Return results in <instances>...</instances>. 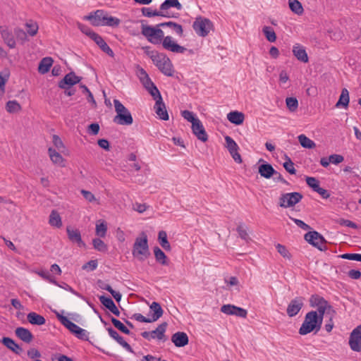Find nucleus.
I'll return each mask as SVG.
<instances>
[{
    "instance_id": "0eeeda50",
    "label": "nucleus",
    "mask_w": 361,
    "mask_h": 361,
    "mask_svg": "<svg viewBox=\"0 0 361 361\" xmlns=\"http://www.w3.org/2000/svg\"><path fill=\"white\" fill-rule=\"evenodd\" d=\"M158 69L165 75L171 77L173 75L174 70L170 59L166 54L161 53L159 58L153 62Z\"/></svg>"
},
{
    "instance_id": "37998d69",
    "label": "nucleus",
    "mask_w": 361,
    "mask_h": 361,
    "mask_svg": "<svg viewBox=\"0 0 361 361\" xmlns=\"http://www.w3.org/2000/svg\"><path fill=\"white\" fill-rule=\"evenodd\" d=\"M310 303L311 307H320L328 305V302L318 295H312L310 299Z\"/></svg>"
},
{
    "instance_id": "e2e57ef3",
    "label": "nucleus",
    "mask_w": 361,
    "mask_h": 361,
    "mask_svg": "<svg viewBox=\"0 0 361 361\" xmlns=\"http://www.w3.org/2000/svg\"><path fill=\"white\" fill-rule=\"evenodd\" d=\"M14 33L16 36V37L20 39V40H22L23 42H25L26 41L27 39V32H25L23 29L20 28V27H16L14 29Z\"/></svg>"
},
{
    "instance_id": "f8f14e48",
    "label": "nucleus",
    "mask_w": 361,
    "mask_h": 361,
    "mask_svg": "<svg viewBox=\"0 0 361 361\" xmlns=\"http://www.w3.org/2000/svg\"><path fill=\"white\" fill-rule=\"evenodd\" d=\"M221 312L227 315H235L241 318H246L247 314V311L245 309L231 304L222 305Z\"/></svg>"
},
{
    "instance_id": "338daca9",
    "label": "nucleus",
    "mask_w": 361,
    "mask_h": 361,
    "mask_svg": "<svg viewBox=\"0 0 361 361\" xmlns=\"http://www.w3.org/2000/svg\"><path fill=\"white\" fill-rule=\"evenodd\" d=\"M330 163L338 164L344 160V157L341 154H331L329 157Z\"/></svg>"
},
{
    "instance_id": "1a4fd4ad",
    "label": "nucleus",
    "mask_w": 361,
    "mask_h": 361,
    "mask_svg": "<svg viewBox=\"0 0 361 361\" xmlns=\"http://www.w3.org/2000/svg\"><path fill=\"white\" fill-rule=\"evenodd\" d=\"M304 238L310 245L317 247L319 250L324 251L326 250V246L325 245L326 240L317 231H312L307 232L305 234Z\"/></svg>"
},
{
    "instance_id": "9b49d317",
    "label": "nucleus",
    "mask_w": 361,
    "mask_h": 361,
    "mask_svg": "<svg viewBox=\"0 0 361 361\" xmlns=\"http://www.w3.org/2000/svg\"><path fill=\"white\" fill-rule=\"evenodd\" d=\"M305 298L303 297H296L288 304L286 312L290 317H295L304 306Z\"/></svg>"
},
{
    "instance_id": "412c9836",
    "label": "nucleus",
    "mask_w": 361,
    "mask_h": 361,
    "mask_svg": "<svg viewBox=\"0 0 361 361\" xmlns=\"http://www.w3.org/2000/svg\"><path fill=\"white\" fill-rule=\"evenodd\" d=\"M171 341L176 347H184L188 343V336L185 332L178 331L171 336Z\"/></svg>"
},
{
    "instance_id": "7ed1b4c3",
    "label": "nucleus",
    "mask_w": 361,
    "mask_h": 361,
    "mask_svg": "<svg viewBox=\"0 0 361 361\" xmlns=\"http://www.w3.org/2000/svg\"><path fill=\"white\" fill-rule=\"evenodd\" d=\"M132 254L134 257L142 262L149 255L147 235L145 232H142L140 235L136 238L133 244Z\"/></svg>"
},
{
    "instance_id": "dca6fc26",
    "label": "nucleus",
    "mask_w": 361,
    "mask_h": 361,
    "mask_svg": "<svg viewBox=\"0 0 361 361\" xmlns=\"http://www.w3.org/2000/svg\"><path fill=\"white\" fill-rule=\"evenodd\" d=\"M192 130L198 140L204 142L207 141L208 135L200 120L193 123V125H192Z\"/></svg>"
},
{
    "instance_id": "2f4dec72",
    "label": "nucleus",
    "mask_w": 361,
    "mask_h": 361,
    "mask_svg": "<svg viewBox=\"0 0 361 361\" xmlns=\"http://www.w3.org/2000/svg\"><path fill=\"white\" fill-rule=\"evenodd\" d=\"M149 309L152 312H153L151 317V320H152L153 322H156L162 317L164 311L159 303L153 302L149 306Z\"/></svg>"
},
{
    "instance_id": "20e7f679",
    "label": "nucleus",
    "mask_w": 361,
    "mask_h": 361,
    "mask_svg": "<svg viewBox=\"0 0 361 361\" xmlns=\"http://www.w3.org/2000/svg\"><path fill=\"white\" fill-rule=\"evenodd\" d=\"M116 116L114 118V122L118 125L130 126L133 123V116L129 110L123 104L115 99L114 100Z\"/></svg>"
},
{
    "instance_id": "f3484780",
    "label": "nucleus",
    "mask_w": 361,
    "mask_h": 361,
    "mask_svg": "<svg viewBox=\"0 0 361 361\" xmlns=\"http://www.w3.org/2000/svg\"><path fill=\"white\" fill-rule=\"evenodd\" d=\"M0 33L4 42L9 48L13 49L16 47V43L13 33L8 29L7 27L0 26Z\"/></svg>"
},
{
    "instance_id": "c03bdc74",
    "label": "nucleus",
    "mask_w": 361,
    "mask_h": 361,
    "mask_svg": "<svg viewBox=\"0 0 361 361\" xmlns=\"http://www.w3.org/2000/svg\"><path fill=\"white\" fill-rule=\"evenodd\" d=\"M262 32L269 42H274L276 40V35L272 27L269 26H264L262 28Z\"/></svg>"
},
{
    "instance_id": "5701e85b",
    "label": "nucleus",
    "mask_w": 361,
    "mask_h": 361,
    "mask_svg": "<svg viewBox=\"0 0 361 361\" xmlns=\"http://www.w3.org/2000/svg\"><path fill=\"white\" fill-rule=\"evenodd\" d=\"M93 35V40L95 43L99 47V48L109 56L113 57L114 56V53L113 50L109 47V46L106 43V42L103 39V38L99 35L98 34H92Z\"/></svg>"
},
{
    "instance_id": "603ef678",
    "label": "nucleus",
    "mask_w": 361,
    "mask_h": 361,
    "mask_svg": "<svg viewBox=\"0 0 361 361\" xmlns=\"http://www.w3.org/2000/svg\"><path fill=\"white\" fill-rule=\"evenodd\" d=\"M107 226L104 221L96 224V234L100 238L106 236Z\"/></svg>"
},
{
    "instance_id": "4c0bfd02",
    "label": "nucleus",
    "mask_w": 361,
    "mask_h": 361,
    "mask_svg": "<svg viewBox=\"0 0 361 361\" xmlns=\"http://www.w3.org/2000/svg\"><path fill=\"white\" fill-rule=\"evenodd\" d=\"M158 240L160 245L166 251H170L171 247L167 239V233L164 231H160L158 233Z\"/></svg>"
},
{
    "instance_id": "69168bd1",
    "label": "nucleus",
    "mask_w": 361,
    "mask_h": 361,
    "mask_svg": "<svg viewBox=\"0 0 361 361\" xmlns=\"http://www.w3.org/2000/svg\"><path fill=\"white\" fill-rule=\"evenodd\" d=\"M360 254L357 253H345L340 255V257L345 259L360 261Z\"/></svg>"
},
{
    "instance_id": "473e14b6",
    "label": "nucleus",
    "mask_w": 361,
    "mask_h": 361,
    "mask_svg": "<svg viewBox=\"0 0 361 361\" xmlns=\"http://www.w3.org/2000/svg\"><path fill=\"white\" fill-rule=\"evenodd\" d=\"M27 319L30 324L34 325H43L46 322L45 318L43 316L34 312H30L27 315Z\"/></svg>"
},
{
    "instance_id": "a19ab883",
    "label": "nucleus",
    "mask_w": 361,
    "mask_h": 361,
    "mask_svg": "<svg viewBox=\"0 0 361 361\" xmlns=\"http://www.w3.org/2000/svg\"><path fill=\"white\" fill-rule=\"evenodd\" d=\"M289 8L297 15H302L304 12L302 4L298 0H288Z\"/></svg>"
},
{
    "instance_id": "f03ea898",
    "label": "nucleus",
    "mask_w": 361,
    "mask_h": 361,
    "mask_svg": "<svg viewBox=\"0 0 361 361\" xmlns=\"http://www.w3.org/2000/svg\"><path fill=\"white\" fill-rule=\"evenodd\" d=\"M322 319L317 317V312L310 311L305 317V319L299 329L300 335H307L314 330L317 332L322 326Z\"/></svg>"
},
{
    "instance_id": "680f3d73",
    "label": "nucleus",
    "mask_w": 361,
    "mask_h": 361,
    "mask_svg": "<svg viewBox=\"0 0 361 361\" xmlns=\"http://www.w3.org/2000/svg\"><path fill=\"white\" fill-rule=\"evenodd\" d=\"M142 49L145 50L146 55H147L153 62L156 60L157 58H159V55L161 54L157 51H150L149 47H145Z\"/></svg>"
},
{
    "instance_id": "bb28decb",
    "label": "nucleus",
    "mask_w": 361,
    "mask_h": 361,
    "mask_svg": "<svg viewBox=\"0 0 361 361\" xmlns=\"http://www.w3.org/2000/svg\"><path fill=\"white\" fill-rule=\"evenodd\" d=\"M293 55L296 57V59L303 63H307L308 62V56L305 51V49L297 44L293 46Z\"/></svg>"
},
{
    "instance_id": "6ab92c4d",
    "label": "nucleus",
    "mask_w": 361,
    "mask_h": 361,
    "mask_svg": "<svg viewBox=\"0 0 361 361\" xmlns=\"http://www.w3.org/2000/svg\"><path fill=\"white\" fill-rule=\"evenodd\" d=\"M107 331L109 336L116 340L123 348H124L127 351L134 353V350L131 348V346L123 339L122 336H121L118 333L114 330L111 327L107 328Z\"/></svg>"
},
{
    "instance_id": "39448f33",
    "label": "nucleus",
    "mask_w": 361,
    "mask_h": 361,
    "mask_svg": "<svg viewBox=\"0 0 361 361\" xmlns=\"http://www.w3.org/2000/svg\"><path fill=\"white\" fill-rule=\"evenodd\" d=\"M58 319L61 323L66 327L72 334H73L78 338L82 341H88L89 333L80 328L78 325L71 322L68 318L63 315H58Z\"/></svg>"
},
{
    "instance_id": "774afa93",
    "label": "nucleus",
    "mask_w": 361,
    "mask_h": 361,
    "mask_svg": "<svg viewBox=\"0 0 361 361\" xmlns=\"http://www.w3.org/2000/svg\"><path fill=\"white\" fill-rule=\"evenodd\" d=\"M132 318L135 319L136 321L140 322H145V323H151L153 322L152 320H151V318H147L144 317L140 313H135L133 315Z\"/></svg>"
},
{
    "instance_id": "a878e982",
    "label": "nucleus",
    "mask_w": 361,
    "mask_h": 361,
    "mask_svg": "<svg viewBox=\"0 0 361 361\" xmlns=\"http://www.w3.org/2000/svg\"><path fill=\"white\" fill-rule=\"evenodd\" d=\"M167 327V323L163 322L159 324L155 330L151 331V338H157L158 340L165 341L167 340L165 332Z\"/></svg>"
},
{
    "instance_id": "864d4df0",
    "label": "nucleus",
    "mask_w": 361,
    "mask_h": 361,
    "mask_svg": "<svg viewBox=\"0 0 361 361\" xmlns=\"http://www.w3.org/2000/svg\"><path fill=\"white\" fill-rule=\"evenodd\" d=\"M25 27L27 28V33L30 36H35L37 33L38 25L36 23L32 21L27 22Z\"/></svg>"
},
{
    "instance_id": "3c124183",
    "label": "nucleus",
    "mask_w": 361,
    "mask_h": 361,
    "mask_svg": "<svg viewBox=\"0 0 361 361\" xmlns=\"http://www.w3.org/2000/svg\"><path fill=\"white\" fill-rule=\"evenodd\" d=\"M283 166L290 174L296 173V170L294 167V163L288 156H286V161L283 164Z\"/></svg>"
},
{
    "instance_id": "4468645a",
    "label": "nucleus",
    "mask_w": 361,
    "mask_h": 361,
    "mask_svg": "<svg viewBox=\"0 0 361 361\" xmlns=\"http://www.w3.org/2000/svg\"><path fill=\"white\" fill-rule=\"evenodd\" d=\"M107 13L103 10H97L94 13L85 16V20L91 21L94 26L103 25Z\"/></svg>"
},
{
    "instance_id": "b1692460",
    "label": "nucleus",
    "mask_w": 361,
    "mask_h": 361,
    "mask_svg": "<svg viewBox=\"0 0 361 361\" xmlns=\"http://www.w3.org/2000/svg\"><path fill=\"white\" fill-rule=\"evenodd\" d=\"M1 343L7 348L17 355H20L23 352V348L16 343L14 340L9 337H4L1 340Z\"/></svg>"
},
{
    "instance_id": "cd10ccee",
    "label": "nucleus",
    "mask_w": 361,
    "mask_h": 361,
    "mask_svg": "<svg viewBox=\"0 0 361 361\" xmlns=\"http://www.w3.org/2000/svg\"><path fill=\"white\" fill-rule=\"evenodd\" d=\"M142 13L145 16L151 18L154 16H162L166 18H176V15H170L168 12H163L161 10L159 11H152L151 8H142Z\"/></svg>"
},
{
    "instance_id": "e433bc0d",
    "label": "nucleus",
    "mask_w": 361,
    "mask_h": 361,
    "mask_svg": "<svg viewBox=\"0 0 361 361\" xmlns=\"http://www.w3.org/2000/svg\"><path fill=\"white\" fill-rule=\"evenodd\" d=\"M49 224L51 226H54L56 228H61L62 226L61 218L57 211H51L49 215Z\"/></svg>"
},
{
    "instance_id": "c756f323",
    "label": "nucleus",
    "mask_w": 361,
    "mask_h": 361,
    "mask_svg": "<svg viewBox=\"0 0 361 361\" xmlns=\"http://www.w3.org/2000/svg\"><path fill=\"white\" fill-rule=\"evenodd\" d=\"M228 120L235 125H240L243 123L245 119V115L242 112L239 111H231L227 114Z\"/></svg>"
},
{
    "instance_id": "9d476101",
    "label": "nucleus",
    "mask_w": 361,
    "mask_h": 361,
    "mask_svg": "<svg viewBox=\"0 0 361 361\" xmlns=\"http://www.w3.org/2000/svg\"><path fill=\"white\" fill-rule=\"evenodd\" d=\"M349 345L355 352L361 351V324L355 328L350 333Z\"/></svg>"
},
{
    "instance_id": "6e6d98bb",
    "label": "nucleus",
    "mask_w": 361,
    "mask_h": 361,
    "mask_svg": "<svg viewBox=\"0 0 361 361\" xmlns=\"http://www.w3.org/2000/svg\"><path fill=\"white\" fill-rule=\"evenodd\" d=\"M120 22L121 21L118 18L116 17L109 16L107 13L103 25L117 27L119 25Z\"/></svg>"
},
{
    "instance_id": "f704fd0d",
    "label": "nucleus",
    "mask_w": 361,
    "mask_h": 361,
    "mask_svg": "<svg viewBox=\"0 0 361 361\" xmlns=\"http://www.w3.org/2000/svg\"><path fill=\"white\" fill-rule=\"evenodd\" d=\"M157 27H169L173 30L178 35L181 37L183 35L182 25L172 21L159 23L157 25Z\"/></svg>"
},
{
    "instance_id": "6e6552de",
    "label": "nucleus",
    "mask_w": 361,
    "mask_h": 361,
    "mask_svg": "<svg viewBox=\"0 0 361 361\" xmlns=\"http://www.w3.org/2000/svg\"><path fill=\"white\" fill-rule=\"evenodd\" d=\"M302 197V195L298 192L283 193L279 197V204L283 208L292 207L300 202Z\"/></svg>"
},
{
    "instance_id": "c9c22d12",
    "label": "nucleus",
    "mask_w": 361,
    "mask_h": 361,
    "mask_svg": "<svg viewBox=\"0 0 361 361\" xmlns=\"http://www.w3.org/2000/svg\"><path fill=\"white\" fill-rule=\"evenodd\" d=\"M171 7L176 8L178 10H181L182 4L178 0H165L160 6V10L165 12Z\"/></svg>"
},
{
    "instance_id": "2eb2a0df",
    "label": "nucleus",
    "mask_w": 361,
    "mask_h": 361,
    "mask_svg": "<svg viewBox=\"0 0 361 361\" xmlns=\"http://www.w3.org/2000/svg\"><path fill=\"white\" fill-rule=\"evenodd\" d=\"M154 106L156 114L158 115L160 119L164 121L169 120V114L166 109L165 104L163 102V99L161 94L157 95V98Z\"/></svg>"
},
{
    "instance_id": "052dcab7",
    "label": "nucleus",
    "mask_w": 361,
    "mask_h": 361,
    "mask_svg": "<svg viewBox=\"0 0 361 361\" xmlns=\"http://www.w3.org/2000/svg\"><path fill=\"white\" fill-rule=\"evenodd\" d=\"M78 27L82 33L89 36L92 39H93L92 34H97L96 32H93L88 26L83 25L82 23H78Z\"/></svg>"
},
{
    "instance_id": "49530a36",
    "label": "nucleus",
    "mask_w": 361,
    "mask_h": 361,
    "mask_svg": "<svg viewBox=\"0 0 361 361\" xmlns=\"http://www.w3.org/2000/svg\"><path fill=\"white\" fill-rule=\"evenodd\" d=\"M111 321L114 326L118 329L119 331H121L122 333L130 335L131 332L129 331V329L119 320L117 319L111 317Z\"/></svg>"
},
{
    "instance_id": "8fccbe9b",
    "label": "nucleus",
    "mask_w": 361,
    "mask_h": 361,
    "mask_svg": "<svg viewBox=\"0 0 361 361\" xmlns=\"http://www.w3.org/2000/svg\"><path fill=\"white\" fill-rule=\"evenodd\" d=\"M287 108L290 111L294 112L298 107V102L295 97H287L286 99Z\"/></svg>"
},
{
    "instance_id": "a18cd8bd",
    "label": "nucleus",
    "mask_w": 361,
    "mask_h": 361,
    "mask_svg": "<svg viewBox=\"0 0 361 361\" xmlns=\"http://www.w3.org/2000/svg\"><path fill=\"white\" fill-rule=\"evenodd\" d=\"M236 230L241 239L244 240L247 243L251 240V238L247 231V227L244 224H240L238 225Z\"/></svg>"
},
{
    "instance_id": "a211bd4d",
    "label": "nucleus",
    "mask_w": 361,
    "mask_h": 361,
    "mask_svg": "<svg viewBox=\"0 0 361 361\" xmlns=\"http://www.w3.org/2000/svg\"><path fill=\"white\" fill-rule=\"evenodd\" d=\"M66 232L68 239L72 243H75L79 247H85V244L82 241L80 232L78 229H73L71 226L66 227Z\"/></svg>"
},
{
    "instance_id": "393cba45",
    "label": "nucleus",
    "mask_w": 361,
    "mask_h": 361,
    "mask_svg": "<svg viewBox=\"0 0 361 361\" xmlns=\"http://www.w3.org/2000/svg\"><path fill=\"white\" fill-rule=\"evenodd\" d=\"M258 172L261 176L265 178H270L274 174H277V171L268 163L261 164L259 166Z\"/></svg>"
},
{
    "instance_id": "5fc2aeb1",
    "label": "nucleus",
    "mask_w": 361,
    "mask_h": 361,
    "mask_svg": "<svg viewBox=\"0 0 361 361\" xmlns=\"http://www.w3.org/2000/svg\"><path fill=\"white\" fill-rule=\"evenodd\" d=\"M276 250L284 258H286L288 259H290L292 257L291 254L289 252L288 249L286 247V246L281 245V244H277L276 245Z\"/></svg>"
},
{
    "instance_id": "7c9ffc66",
    "label": "nucleus",
    "mask_w": 361,
    "mask_h": 361,
    "mask_svg": "<svg viewBox=\"0 0 361 361\" xmlns=\"http://www.w3.org/2000/svg\"><path fill=\"white\" fill-rule=\"evenodd\" d=\"M54 60L51 57H44L43 58L39 64L38 71L41 74H45L49 72L51 66H52Z\"/></svg>"
},
{
    "instance_id": "72a5a7b5",
    "label": "nucleus",
    "mask_w": 361,
    "mask_h": 361,
    "mask_svg": "<svg viewBox=\"0 0 361 361\" xmlns=\"http://www.w3.org/2000/svg\"><path fill=\"white\" fill-rule=\"evenodd\" d=\"M349 101V92L346 88H343L341 90V94L340 95L339 99L336 104V106L339 107L342 106L344 108H347L348 106Z\"/></svg>"
},
{
    "instance_id": "ea45409f",
    "label": "nucleus",
    "mask_w": 361,
    "mask_h": 361,
    "mask_svg": "<svg viewBox=\"0 0 361 361\" xmlns=\"http://www.w3.org/2000/svg\"><path fill=\"white\" fill-rule=\"evenodd\" d=\"M154 254L157 262L162 265H167V257L165 253L157 246L154 247Z\"/></svg>"
},
{
    "instance_id": "13d9d810",
    "label": "nucleus",
    "mask_w": 361,
    "mask_h": 361,
    "mask_svg": "<svg viewBox=\"0 0 361 361\" xmlns=\"http://www.w3.org/2000/svg\"><path fill=\"white\" fill-rule=\"evenodd\" d=\"M306 183L309 187H310L314 192H316L319 188V181L314 177H307Z\"/></svg>"
},
{
    "instance_id": "4be33fe9",
    "label": "nucleus",
    "mask_w": 361,
    "mask_h": 361,
    "mask_svg": "<svg viewBox=\"0 0 361 361\" xmlns=\"http://www.w3.org/2000/svg\"><path fill=\"white\" fill-rule=\"evenodd\" d=\"M16 336L26 343H30L33 339V335L30 330L24 327H18L15 330Z\"/></svg>"
},
{
    "instance_id": "4d7b16f0",
    "label": "nucleus",
    "mask_w": 361,
    "mask_h": 361,
    "mask_svg": "<svg viewBox=\"0 0 361 361\" xmlns=\"http://www.w3.org/2000/svg\"><path fill=\"white\" fill-rule=\"evenodd\" d=\"M181 115L185 120L190 122L192 125H193V123H195L200 120L198 118L195 117L193 112L188 110L183 111L181 112Z\"/></svg>"
},
{
    "instance_id": "de8ad7c7",
    "label": "nucleus",
    "mask_w": 361,
    "mask_h": 361,
    "mask_svg": "<svg viewBox=\"0 0 361 361\" xmlns=\"http://www.w3.org/2000/svg\"><path fill=\"white\" fill-rule=\"evenodd\" d=\"M6 109L9 113H16L21 110V106L16 100H12L6 103Z\"/></svg>"
},
{
    "instance_id": "aec40b11",
    "label": "nucleus",
    "mask_w": 361,
    "mask_h": 361,
    "mask_svg": "<svg viewBox=\"0 0 361 361\" xmlns=\"http://www.w3.org/2000/svg\"><path fill=\"white\" fill-rule=\"evenodd\" d=\"M140 81L152 97L154 99H157V95H159L160 92L149 77L148 76L147 78H142Z\"/></svg>"
},
{
    "instance_id": "423d86ee",
    "label": "nucleus",
    "mask_w": 361,
    "mask_h": 361,
    "mask_svg": "<svg viewBox=\"0 0 361 361\" xmlns=\"http://www.w3.org/2000/svg\"><path fill=\"white\" fill-rule=\"evenodd\" d=\"M213 23L208 18L199 16L193 22L192 28L196 34L200 37H206L213 30Z\"/></svg>"
},
{
    "instance_id": "09e8293b",
    "label": "nucleus",
    "mask_w": 361,
    "mask_h": 361,
    "mask_svg": "<svg viewBox=\"0 0 361 361\" xmlns=\"http://www.w3.org/2000/svg\"><path fill=\"white\" fill-rule=\"evenodd\" d=\"M92 245H93L94 248L99 252L107 251V245L100 238L93 239Z\"/></svg>"
},
{
    "instance_id": "0e129e2a",
    "label": "nucleus",
    "mask_w": 361,
    "mask_h": 361,
    "mask_svg": "<svg viewBox=\"0 0 361 361\" xmlns=\"http://www.w3.org/2000/svg\"><path fill=\"white\" fill-rule=\"evenodd\" d=\"M52 142L54 146L59 149L62 151V149L65 148V146L61 140V139L56 135H54L52 137Z\"/></svg>"
},
{
    "instance_id": "c85d7f7f",
    "label": "nucleus",
    "mask_w": 361,
    "mask_h": 361,
    "mask_svg": "<svg viewBox=\"0 0 361 361\" xmlns=\"http://www.w3.org/2000/svg\"><path fill=\"white\" fill-rule=\"evenodd\" d=\"M48 153L50 157L51 161L54 164H57L60 166H64V161L65 159L63 158V157L56 151V149L49 147L48 149Z\"/></svg>"
},
{
    "instance_id": "f257e3e1",
    "label": "nucleus",
    "mask_w": 361,
    "mask_h": 361,
    "mask_svg": "<svg viewBox=\"0 0 361 361\" xmlns=\"http://www.w3.org/2000/svg\"><path fill=\"white\" fill-rule=\"evenodd\" d=\"M159 27H154L150 25H142L141 33L147 40L154 44L162 43L164 49L173 53L183 54L188 51L190 54H193L192 49L188 50L185 47L176 43L171 36L164 37V32Z\"/></svg>"
},
{
    "instance_id": "ddd939ff",
    "label": "nucleus",
    "mask_w": 361,
    "mask_h": 361,
    "mask_svg": "<svg viewBox=\"0 0 361 361\" xmlns=\"http://www.w3.org/2000/svg\"><path fill=\"white\" fill-rule=\"evenodd\" d=\"M82 78L77 76L74 72H70L59 82V87L61 89H69L73 85L80 82Z\"/></svg>"
},
{
    "instance_id": "79ce46f5",
    "label": "nucleus",
    "mask_w": 361,
    "mask_h": 361,
    "mask_svg": "<svg viewBox=\"0 0 361 361\" xmlns=\"http://www.w3.org/2000/svg\"><path fill=\"white\" fill-rule=\"evenodd\" d=\"M226 147L228 150L230 154H233L238 151L239 147L235 141L230 136L227 135L225 137Z\"/></svg>"
},
{
    "instance_id": "bf43d9fd",
    "label": "nucleus",
    "mask_w": 361,
    "mask_h": 361,
    "mask_svg": "<svg viewBox=\"0 0 361 361\" xmlns=\"http://www.w3.org/2000/svg\"><path fill=\"white\" fill-rule=\"evenodd\" d=\"M99 299L100 302L108 310L111 308L114 305H115L114 302L110 297L101 295L99 296Z\"/></svg>"
},
{
    "instance_id": "58836bf2",
    "label": "nucleus",
    "mask_w": 361,
    "mask_h": 361,
    "mask_svg": "<svg viewBox=\"0 0 361 361\" xmlns=\"http://www.w3.org/2000/svg\"><path fill=\"white\" fill-rule=\"evenodd\" d=\"M298 138L300 144L304 148L313 149L316 147L315 142L303 134L300 135Z\"/></svg>"
}]
</instances>
